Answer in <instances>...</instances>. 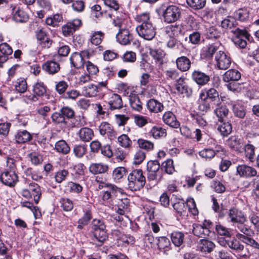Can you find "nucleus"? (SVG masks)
Here are the masks:
<instances>
[{
    "label": "nucleus",
    "mask_w": 259,
    "mask_h": 259,
    "mask_svg": "<svg viewBox=\"0 0 259 259\" xmlns=\"http://www.w3.org/2000/svg\"><path fill=\"white\" fill-rule=\"evenodd\" d=\"M200 93L204 95L206 99L210 102L212 105H219L222 104V100L220 98L219 92L214 88L202 90Z\"/></svg>",
    "instance_id": "nucleus-14"
},
{
    "label": "nucleus",
    "mask_w": 259,
    "mask_h": 259,
    "mask_svg": "<svg viewBox=\"0 0 259 259\" xmlns=\"http://www.w3.org/2000/svg\"><path fill=\"white\" fill-rule=\"evenodd\" d=\"M172 206L179 216L183 217L187 215V206L184 200H179L173 204Z\"/></svg>",
    "instance_id": "nucleus-33"
},
{
    "label": "nucleus",
    "mask_w": 259,
    "mask_h": 259,
    "mask_svg": "<svg viewBox=\"0 0 259 259\" xmlns=\"http://www.w3.org/2000/svg\"><path fill=\"white\" fill-rule=\"evenodd\" d=\"M100 91V88L93 84H89L83 88L82 92L86 97H91L97 96V93Z\"/></svg>",
    "instance_id": "nucleus-38"
},
{
    "label": "nucleus",
    "mask_w": 259,
    "mask_h": 259,
    "mask_svg": "<svg viewBox=\"0 0 259 259\" xmlns=\"http://www.w3.org/2000/svg\"><path fill=\"white\" fill-rule=\"evenodd\" d=\"M136 20L140 23L139 25L152 23L150 20V16L149 13L145 12L138 15L136 17Z\"/></svg>",
    "instance_id": "nucleus-54"
},
{
    "label": "nucleus",
    "mask_w": 259,
    "mask_h": 259,
    "mask_svg": "<svg viewBox=\"0 0 259 259\" xmlns=\"http://www.w3.org/2000/svg\"><path fill=\"white\" fill-rule=\"evenodd\" d=\"M162 168L165 172L169 175H171L175 171L174 161L172 159H167L162 163Z\"/></svg>",
    "instance_id": "nucleus-56"
},
{
    "label": "nucleus",
    "mask_w": 259,
    "mask_h": 259,
    "mask_svg": "<svg viewBox=\"0 0 259 259\" xmlns=\"http://www.w3.org/2000/svg\"><path fill=\"white\" fill-rule=\"evenodd\" d=\"M147 107L149 111L155 113L161 112L164 108L162 103L154 99L147 102Z\"/></svg>",
    "instance_id": "nucleus-30"
},
{
    "label": "nucleus",
    "mask_w": 259,
    "mask_h": 259,
    "mask_svg": "<svg viewBox=\"0 0 259 259\" xmlns=\"http://www.w3.org/2000/svg\"><path fill=\"white\" fill-rule=\"evenodd\" d=\"M245 223V222L237 223L235 224L234 226L237 229L238 231L243 233L244 235L251 236V235L253 233V231L244 224Z\"/></svg>",
    "instance_id": "nucleus-55"
},
{
    "label": "nucleus",
    "mask_w": 259,
    "mask_h": 259,
    "mask_svg": "<svg viewBox=\"0 0 259 259\" xmlns=\"http://www.w3.org/2000/svg\"><path fill=\"white\" fill-rule=\"evenodd\" d=\"M108 104L109 108L111 110L119 109L123 107V102L121 97L117 94H113L109 99Z\"/></svg>",
    "instance_id": "nucleus-27"
},
{
    "label": "nucleus",
    "mask_w": 259,
    "mask_h": 259,
    "mask_svg": "<svg viewBox=\"0 0 259 259\" xmlns=\"http://www.w3.org/2000/svg\"><path fill=\"white\" fill-rule=\"evenodd\" d=\"M215 60L216 61V66L221 70L228 69L232 63L231 57L222 51L217 52Z\"/></svg>",
    "instance_id": "nucleus-10"
},
{
    "label": "nucleus",
    "mask_w": 259,
    "mask_h": 259,
    "mask_svg": "<svg viewBox=\"0 0 259 259\" xmlns=\"http://www.w3.org/2000/svg\"><path fill=\"white\" fill-rule=\"evenodd\" d=\"M198 249L202 252L210 253L215 247L214 243L207 239H202L198 243Z\"/></svg>",
    "instance_id": "nucleus-23"
},
{
    "label": "nucleus",
    "mask_w": 259,
    "mask_h": 259,
    "mask_svg": "<svg viewBox=\"0 0 259 259\" xmlns=\"http://www.w3.org/2000/svg\"><path fill=\"white\" fill-rule=\"evenodd\" d=\"M69 175V172L66 169L59 170L55 175V181L60 183L64 181Z\"/></svg>",
    "instance_id": "nucleus-64"
},
{
    "label": "nucleus",
    "mask_w": 259,
    "mask_h": 259,
    "mask_svg": "<svg viewBox=\"0 0 259 259\" xmlns=\"http://www.w3.org/2000/svg\"><path fill=\"white\" fill-rule=\"evenodd\" d=\"M51 118L55 123L60 124L63 127H66L67 125V120H66L59 111L54 113L52 115Z\"/></svg>",
    "instance_id": "nucleus-51"
},
{
    "label": "nucleus",
    "mask_w": 259,
    "mask_h": 259,
    "mask_svg": "<svg viewBox=\"0 0 259 259\" xmlns=\"http://www.w3.org/2000/svg\"><path fill=\"white\" fill-rule=\"evenodd\" d=\"M0 181L5 185L14 187L18 181V177L13 170L5 169L0 175Z\"/></svg>",
    "instance_id": "nucleus-9"
},
{
    "label": "nucleus",
    "mask_w": 259,
    "mask_h": 259,
    "mask_svg": "<svg viewBox=\"0 0 259 259\" xmlns=\"http://www.w3.org/2000/svg\"><path fill=\"white\" fill-rule=\"evenodd\" d=\"M128 189L132 191H139L143 188L146 183V178L141 169L132 170L127 176Z\"/></svg>",
    "instance_id": "nucleus-3"
},
{
    "label": "nucleus",
    "mask_w": 259,
    "mask_h": 259,
    "mask_svg": "<svg viewBox=\"0 0 259 259\" xmlns=\"http://www.w3.org/2000/svg\"><path fill=\"white\" fill-rule=\"evenodd\" d=\"M83 215L78 221L77 228L79 229H82L84 226L87 225L92 219V205H85L83 208Z\"/></svg>",
    "instance_id": "nucleus-15"
},
{
    "label": "nucleus",
    "mask_w": 259,
    "mask_h": 259,
    "mask_svg": "<svg viewBox=\"0 0 259 259\" xmlns=\"http://www.w3.org/2000/svg\"><path fill=\"white\" fill-rule=\"evenodd\" d=\"M162 119L165 124L173 128H178L180 125V123L177 120L175 114L171 111L165 112Z\"/></svg>",
    "instance_id": "nucleus-25"
},
{
    "label": "nucleus",
    "mask_w": 259,
    "mask_h": 259,
    "mask_svg": "<svg viewBox=\"0 0 259 259\" xmlns=\"http://www.w3.org/2000/svg\"><path fill=\"white\" fill-rule=\"evenodd\" d=\"M162 16L165 23H175L181 18V9L175 5L168 6L162 10Z\"/></svg>",
    "instance_id": "nucleus-5"
},
{
    "label": "nucleus",
    "mask_w": 259,
    "mask_h": 259,
    "mask_svg": "<svg viewBox=\"0 0 259 259\" xmlns=\"http://www.w3.org/2000/svg\"><path fill=\"white\" fill-rule=\"evenodd\" d=\"M233 32L235 35L233 38V41L235 45L242 49L245 48L247 45L246 39H248L249 34L245 30H242L239 28L236 29Z\"/></svg>",
    "instance_id": "nucleus-13"
},
{
    "label": "nucleus",
    "mask_w": 259,
    "mask_h": 259,
    "mask_svg": "<svg viewBox=\"0 0 259 259\" xmlns=\"http://www.w3.org/2000/svg\"><path fill=\"white\" fill-rule=\"evenodd\" d=\"M198 109L202 112H207L210 110L211 103L204 97V95L199 94L198 100Z\"/></svg>",
    "instance_id": "nucleus-35"
},
{
    "label": "nucleus",
    "mask_w": 259,
    "mask_h": 259,
    "mask_svg": "<svg viewBox=\"0 0 259 259\" xmlns=\"http://www.w3.org/2000/svg\"><path fill=\"white\" fill-rule=\"evenodd\" d=\"M193 233L197 236L203 237L208 236L210 230L205 228L202 225L194 224L193 225Z\"/></svg>",
    "instance_id": "nucleus-44"
},
{
    "label": "nucleus",
    "mask_w": 259,
    "mask_h": 259,
    "mask_svg": "<svg viewBox=\"0 0 259 259\" xmlns=\"http://www.w3.org/2000/svg\"><path fill=\"white\" fill-rule=\"evenodd\" d=\"M126 172V170L124 167H116L112 172V178L115 182H119L125 175Z\"/></svg>",
    "instance_id": "nucleus-50"
},
{
    "label": "nucleus",
    "mask_w": 259,
    "mask_h": 259,
    "mask_svg": "<svg viewBox=\"0 0 259 259\" xmlns=\"http://www.w3.org/2000/svg\"><path fill=\"white\" fill-rule=\"evenodd\" d=\"M228 246L232 250V253L237 259H248L250 257L249 252L239 241L236 238L229 239Z\"/></svg>",
    "instance_id": "nucleus-4"
},
{
    "label": "nucleus",
    "mask_w": 259,
    "mask_h": 259,
    "mask_svg": "<svg viewBox=\"0 0 259 259\" xmlns=\"http://www.w3.org/2000/svg\"><path fill=\"white\" fill-rule=\"evenodd\" d=\"M27 185V188H22L21 195L27 199L33 197L34 202L37 204L41 195L40 187L37 184L34 182H28Z\"/></svg>",
    "instance_id": "nucleus-6"
},
{
    "label": "nucleus",
    "mask_w": 259,
    "mask_h": 259,
    "mask_svg": "<svg viewBox=\"0 0 259 259\" xmlns=\"http://www.w3.org/2000/svg\"><path fill=\"white\" fill-rule=\"evenodd\" d=\"M13 19L18 22L25 23L28 20L29 16L22 8L18 5H11Z\"/></svg>",
    "instance_id": "nucleus-12"
},
{
    "label": "nucleus",
    "mask_w": 259,
    "mask_h": 259,
    "mask_svg": "<svg viewBox=\"0 0 259 259\" xmlns=\"http://www.w3.org/2000/svg\"><path fill=\"white\" fill-rule=\"evenodd\" d=\"M70 60L71 64L76 68H81L84 65V59L79 53H73L70 58Z\"/></svg>",
    "instance_id": "nucleus-36"
},
{
    "label": "nucleus",
    "mask_w": 259,
    "mask_h": 259,
    "mask_svg": "<svg viewBox=\"0 0 259 259\" xmlns=\"http://www.w3.org/2000/svg\"><path fill=\"white\" fill-rule=\"evenodd\" d=\"M192 78L199 85H204L210 80L209 75L199 70H194L192 73Z\"/></svg>",
    "instance_id": "nucleus-20"
},
{
    "label": "nucleus",
    "mask_w": 259,
    "mask_h": 259,
    "mask_svg": "<svg viewBox=\"0 0 259 259\" xmlns=\"http://www.w3.org/2000/svg\"><path fill=\"white\" fill-rule=\"evenodd\" d=\"M65 187L66 192L79 193L82 190V187L80 185L72 182L67 183Z\"/></svg>",
    "instance_id": "nucleus-53"
},
{
    "label": "nucleus",
    "mask_w": 259,
    "mask_h": 259,
    "mask_svg": "<svg viewBox=\"0 0 259 259\" xmlns=\"http://www.w3.org/2000/svg\"><path fill=\"white\" fill-rule=\"evenodd\" d=\"M236 236L238 239L247 245H250L254 248L259 249V243L255 240L249 237L241 234H237Z\"/></svg>",
    "instance_id": "nucleus-43"
},
{
    "label": "nucleus",
    "mask_w": 259,
    "mask_h": 259,
    "mask_svg": "<svg viewBox=\"0 0 259 259\" xmlns=\"http://www.w3.org/2000/svg\"><path fill=\"white\" fill-rule=\"evenodd\" d=\"M87 151V146L84 145H75L73 149V153L78 158L82 157L86 153Z\"/></svg>",
    "instance_id": "nucleus-57"
},
{
    "label": "nucleus",
    "mask_w": 259,
    "mask_h": 259,
    "mask_svg": "<svg viewBox=\"0 0 259 259\" xmlns=\"http://www.w3.org/2000/svg\"><path fill=\"white\" fill-rule=\"evenodd\" d=\"M42 68L44 71L48 74L53 75L59 72L60 66L57 62L50 60L45 62L42 66Z\"/></svg>",
    "instance_id": "nucleus-22"
},
{
    "label": "nucleus",
    "mask_w": 259,
    "mask_h": 259,
    "mask_svg": "<svg viewBox=\"0 0 259 259\" xmlns=\"http://www.w3.org/2000/svg\"><path fill=\"white\" fill-rule=\"evenodd\" d=\"M233 111L234 115L240 118L245 116V111L243 106L240 104H235L233 106Z\"/></svg>",
    "instance_id": "nucleus-59"
},
{
    "label": "nucleus",
    "mask_w": 259,
    "mask_h": 259,
    "mask_svg": "<svg viewBox=\"0 0 259 259\" xmlns=\"http://www.w3.org/2000/svg\"><path fill=\"white\" fill-rule=\"evenodd\" d=\"M228 146L238 152L243 151V140L238 136H232L226 141Z\"/></svg>",
    "instance_id": "nucleus-16"
},
{
    "label": "nucleus",
    "mask_w": 259,
    "mask_h": 259,
    "mask_svg": "<svg viewBox=\"0 0 259 259\" xmlns=\"http://www.w3.org/2000/svg\"><path fill=\"white\" fill-rule=\"evenodd\" d=\"M241 73L237 70L231 69L227 70L223 76V79L225 82L230 81H238L241 78Z\"/></svg>",
    "instance_id": "nucleus-28"
},
{
    "label": "nucleus",
    "mask_w": 259,
    "mask_h": 259,
    "mask_svg": "<svg viewBox=\"0 0 259 259\" xmlns=\"http://www.w3.org/2000/svg\"><path fill=\"white\" fill-rule=\"evenodd\" d=\"M175 88L178 93L181 94H186L187 96L191 95L192 90L188 87L186 78L184 77H179L176 81L175 84Z\"/></svg>",
    "instance_id": "nucleus-18"
},
{
    "label": "nucleus",
    "mask_w": 259,
    "mask_h": 259,
    "mask_svg": "<svg viewBox=\"0 0 259 259\" xmlns=\"http://www.w3.org/2000/svg\"><path fill=\"white\" fill-rule=\"evenodd\" d=\"M68 87V83L64 80L56 82L55 90L60 95L64 94Z\"/></svg>",
    "instance_id": "nucleus-63"
},
{
    "label": "nucleus",
    "mask_w": 259,
    "mask_h": 259,
    "mask_svg": "<svg viewBox=\"0 0 259 259\" xmlns=\"http://www.w3.org/2000/svg\"><path fill=\"white\" fill-rule=\"evenodd\" d=\"M165 32L169 37L166 42V47L182 54L185 53L186 48L177 37L182 33V26L178 24L170 25L165 28Z\"/></svg>",
    "instance_id": "nucleus-1"
},
{
    "label": "nucleus",
    "mask_w": 259,
    "mask_h": 259,
    "mask_svg": "<svg viewBox=\"0 0 259 259\" xmlns=\"http://www.w3.org/2000/svg\"><path fill=\"white\" fill-rule=\"evenodd\" d=\"M176 63L177 68L181 71H187L191 67V61L186 56L178 57L176 59Z\"/></svg>",
    "instance_id": "nucleus-29"
},
{
    "label": "nucleus",
    "mask_w": 259,
    "mask_h": 259,
    "mask_svg": "<svg viewBox=\"0 0 259 259\" xmlns=\"http://www.w3.org/2000/svg\"><path fill=\"white\" fill-rule=\"evenodd\" d=\"M33 92L35 95L32 97V100L36 101L37 98L35 96H42L47 92V87L42 82H37L33 85Z\"/></svg>",
    "instance_id": "nucleus-32"
},
{
    "label": "nucleus",
    "mask_w": 259,
    "mask_h": 259,
    "mask_svg": "<svg viewBox=\"0 0 259 259\" xmlns=\"http://www.w3.org/2000/svg\"><path fill=\"white\" fill-rule=\"evenodd\" d=\"M243 151L245 155L250 162H253L254 160L255 147L251 144H244Z\"/></svg>",
    "instance_id": "nucleus-42"
},
{
    "label": "nucleus",
    "mask_w": 259,
    "mask_h": 259,
    "mask_svg": "<svg viewBox=\"0 0 259 259\" xmlns=\"http://www.w3.org/2000/svg\"><path fill=\"white\" fill-rule=\"evenodd\" d=\"M217 107L213 113L218 118L219 121L223 122L224 118L226 117L229 113V110L225 105H215Z\"/></svg>",
    "instance_id": "nucleus-31"
},
{
    "label": "nucleus",
    "mask_w": 259,
    "mask_h": 259,
    "mask_svg": "<svg viewBox=\"0 0 259 259\" xmlns=\"http://www.w3.org/2000/svg\"><path fill=\"white\" fill-rule=\"evenodd\" d=\"M187 5L194 10L203 8L206 5V0H186Z\"/></svg>",
    "instance_id": "nucleus-49"
},
{
    "label": "nucleus",
    "mask_w": 259,
    "mask_h": 259,
    "mask_svg": "<svg viewBox=\"0 0 259 259\" xmlns=\"http://www.w3.org/2000/svg\"><path fill=\"white\" fill-rule=\"evenodd\" d=\"M98 130L101 135L108 138L110 140H113L116 137L117 134L113 126L108 122H102L98 127Z\"/></svg>",
    "instance_id": "nucleus-11"
},
{
    "label": "nucleus",
    "mask_w": 259,
    "mask_h": 259,
    "mask_svg": "<svg viewBox=\"0 0 259 259\" xmlns=\"http://www.w3.org/2000/svg\"><path fill=\"white\" fill-rule=\"evenodd\" d=\"M228 217L233 225L237 223L246 222L247 221L244 213L236 208H233L229 210Z\"/></svg>",
    "instance_id": "nucleus-17"
},
{
    "label": "nucleus",
    "mask_w": 259,
    "mask_h": 259,
    "mask_svg": "<svg viewBox=\"0 0 259 259\" xmlns=\"http://www.w3.org/2000/svg\"><path fill=\"white\" fill-rule=\"evenodd\" d=\"M160 164L157 160H150L147 162V170L148 181H154L156 183L159 182L162 179V175L159 171Z\"/></svg>",
    "instance_id": "nucleus-7"
},
{
    "label": "nucleus",
    "mask_w": 259,
    "mask_h": 259,
    "mask_svg": "<svg viewBox=\"0 0 259 259\" xmlns=\"http://www.w3.org/2000/svg\"><path fill=\"white\" fill-rule=\"evenodd\" d=\"M136 31L140 37L148 40H152L156 35L155 28L152 23L138 25Z\"/></svg>",
    "instance_id": "nucleus-8"
},
{
    "label": "nucleus",
    "mask_w": 259,
    "mask_h": 259,
    "mask_svg": "<svg viewBox=\"0 0 259 259\" xmlns=\"http://www.w3.org/2000/svg\"><path fill=\"white\" fill-rule=\"evenodd\" d=\"M15 139L18 144H24L30 141L32 136L26 130L18 131L15 136Z\"/></svg>",
    "instance_id": "nucleus-26"
},
{
    "label": "nucleus",
    "mask_w": 259,
    "mask_h": 259,
    "mask_svg": "<svg viewBox=\"0 0 259 259\" xmlns=\"http://www.w3.org/2000/svg\"><path fill=\"white\" fill-rule=\"evenodd\" d=\"M218 130L223 136L226 137L232 132V126L229 122H225L218 126Z\"/></svg>",
    "instance_id": "nucleus-47"
},
{
    "label": "nucleus",
    "mask_w": 259,
    "mask_h": 259,
    "mask_svg": "<svg viewBox=\"0 0 259 259\" xmlns=\"http://www.w3.org/2000/svg\"><path fill=\"white\" fill-rule=\"evenodd\" d=\"M129 101L130 105L133 109L140 111L142 109V104L137 95L131 94L129 96Z\"/></svg>",
    "instance_id": "nucleus-40"
},
{
    "label": "nucleus",
    "mask_w": 259,
    "mask_h": 259,
    "mask_svg": "<svg viewBox=\"0 0 259 259\" xmlns=\"http://www.w3.org/2000/svg\"><path fill=\"white\" fill-rule=\"evenodd\" d=\"M132 38V35L130 34L129 30L126 28L119 29L116 34L117 40L123 45L130 44Z\"/></svg>",
    "instance_id": "nucleus-21"
},
{
    "label": "nucleus",
    "mask_w": 259,
    "mask_h": 259,
    "mask_svg": "<svg viewBox=\"0 0 259 259\" xmlns=\"http://www.w3.org/2000/svg\"><path fill=\"white\" fill-rule=\"evenodd\" d=\"M217 50L218 48L214 45H207L202 49L201 55L205 58L210 59L212 57Z\"/></svg>",
    "instance_id": "nucleus-41"
},
{
    "label": "nucleus",
    "mask_w": 259,
    "mask_h": 259,
    "mask_svg": "<svg viewBox=\"0 0 259 259\" xmlns=\"http://www.w3.org/2000/svg\"><path fill=\"white\" fill-rule=\"evenodd\" d=\"M118 142L121 146L125 148L131 147L132 144L131 139L125 134H122L118 137Z\"/></svg>",
    "instance_id": "nucleus-58"
},
{
    "label": "nucleus",
    "mask_w": 259,
    "mask_h": 259,
    "mask_svg": "<svg viewBox=\"0 0 259 259\" xmlns=\"http://www.w3.org/2000/svg\"><path fill=\"white\" fill-rule=\"evenodd\" d=\"M92 233L91 239L94 243L101 246L108 238L106 225L103 220L95 219L92 221Z\"/></svg>",
    "instance_id": "nucleus-2"
},
{
    "label": "nucleus",
    "mask_w": 259,
    "mask_h": 259,
    "mask_svg": "<svg viewBox=\"0 0 259 259\" xmlns=\"http://www.w3.org/2000/svg\"><path fill=\"white\" fill-rule=\"evenodd\" d=\"M149 54L154 59H155L156 61L160 63L162 62L163 58L165 55L164 51L161 49H150Z\"/></svg>",
    "instance_id": "nucleus-48"
},
{
    "label": "nucleus",
    "mask_w": 259,
    "mask_h": 259,
    "mask_svg": "<svg viewBox=\"0 0 259 259\" xmlns=\"http://www.w3.org/2000/svg\"><path fill=\"white\" fill-rule=\"evenodd\" d=\"M104 37V33L101 31H95L91 36L90 41L95 46L100 45Z\"/></svg>",
    "instance_id": "nucleus-52"
},
{
    "label": "nucleus",
    "mask_w": 259,
    "mask_h": 259,
    "mask_svg": "<svg viewBox=\"0 0 259 259\" xmlns=\"http://www.w3.org/2000/svg\"><path fill=\"white\" fill-rule=\"evenodd\" d=\"M108 169V165L102 162L93 163L89 167L90 172L94 175L105 174Z\"/></svg>",
    "instance_id": "nucleus-24"
},
{
    "label": "nucleus",
    "mask_w": 259,
    "mask_h": 259,
    "mask_svg": "<svg viewBox=\"0 0 259 259\" xmlns=\"http://www.w3.org/2000/svg\"><path fill=\"white\" fill-rule=\"evenodd\" d=\"M249 15V10L245 8L239 9L234 13L235 18L240 21H245L248 20Z\"/></svg>",
    "instance_id": "nucleus-45"
},
{
    "label": "nucleus",
    "mask_w": 259,
    "mask_h": 259,
    "mask_svg": "<svg viewBox=\"0 0 259 259\" xmlns=\"http://www.w3.org/2000/svg\"><path fill=\"white\" fill-rule=\"evenodd\" d=\"M145 153L141 150H138L134 155L133 164H140L145 159Z\"/></svg>",
    "instance_id": "nucleus-60"
},
{
    "label": "nucleus",
    "mask_w": 259,
    "mask_h": 259,
    "mask_svg": "<svg viewBox=\"0 0 259 259\" xmlns=\"http://www.w3.org/2000/svg\"><path fill=\"white\" fill-rule=\"evenodd\" d=\"M61 207L64 211L71 210L73 208V202L69 199L62 198L60 200Z\"/></svg>",
    "instance_id": "nucleus-62"
},
{
    "label": "nucleus",
    "mask_w": 259,
    "mask_h": 259,
    "mask_svg": "<svg viewBox=\"0 0 259 259\" xmlns=\"http://www.w3.org/2000/svg\"><path fill=\"white\" fill-rule=\"evenodd\" d=\"M150 134L155 139L164 138L166 136V130L159 126H153L150 132Z\"/></svg>",
    "instance_id": "nucleus-46"
},
{
    "label": "nucleus",
    "mask_w": 259,
    "mask_h": 259,
    "mask_svg": "<svg viewBox=\"0 0 259 259\" xmlns=\"http://www.w3.org/2000/svg\"><path fill=\"white\" fill-rule=\"evenodd\" d=\"M138 144L139 147L143 149H144L147 151H150L153 149L154 145L153 143L151 142L144 140L142 139H140L138 140Z\"/></svg>",
    "instance_id": "nucleus-61"
},
{
    "label": "nucleus",
    "mask_w": 259,
    "mask_h": 259,
    "mask_svg": "<svg viewBox=\"0 0 259 259\" xmlns=\"http://www.w3.org/2000/svg\"><path fill=\"white\" fill-rule=\"evenodd\" d=\"M170 238L172 243L176 246L179 247L184 242L185 235L180 231H174L171 233Z\"/></svg>",
    "instance_id": "nucleus-37"
},
{
    "label": "nucleus",
    "mask_w": 259,
    "mask_h": 259,
    "mask_svg": "<svg viewBox=\"0 0 259 259\" xmlns=\"http://www.w3.org/2000/svg\"><path fill=\"white\" fill-rule=\"evenodd\" d=\"M237 174L242 177L248 178L257 175L256 169L251 166L245 164L239 165L237 167Z\"/></svg>",
    "instance_id": "nucleus-19"
},
{
    "label": "nucleus",
    "mask_w": 259,
    "mask_h": 259,
    "mask_svg": "<svg viewBox=\"0 0 259 259\" xmlns=\"http://www.w3.org/2000/svg\"><path fill=\"white\" fill-rule=\"evenodd\" d=\"M79 137L83 142H89L94 137L93 131L89 127L80 128L78 133Z\"/></svg>",
    "instance_id": "nucleus-34"
},
{
    "label": "nucleus",
    "mask_w": 259,
    "mask_h": 259,
    "mask_svg": "<svg viewBox=\"0 0 259 259\" xmlns=\"http://www.w3.org/2000/svg\"><path fill=\"white\" fill-rule=\"evenodd\" d=\"M55 149L59 153L67 154L70 151V148L66 142L61 140L57 141L55 145Z\"/></svg>",
    "instance_id": "nucleus-39"
}]
</instances>
